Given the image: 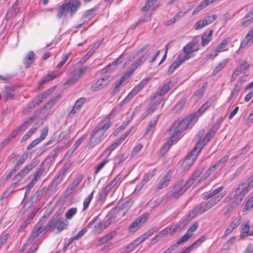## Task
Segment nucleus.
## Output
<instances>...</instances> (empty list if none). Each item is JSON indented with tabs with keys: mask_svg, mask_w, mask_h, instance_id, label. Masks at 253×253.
<instances>
[{
	"mask_svg": "<svg viewBox=\"0 0 253 253\" xmlns=\"http://www.w3.org/2000/svg\"><path fill=\"white\" fill-rule=\"evenodd\" d=\"M186 103V99H183V100H181L180 101L177 102V103L175 105L174 108V111H175V112H177L180 110L184 106Z\"/></svg>",
	"mask_w": 253,
	"mask_h": 253,
	"instance_id": "nucleus-58",
	"label": "nucleus"
},
{
	"mask_svg": "<svg viewBox=\"0 0 253 253\" xmlns=\"http://www.w3.org/2000/svg\"><path fill=\"white\" fill-rule=\"evenodd\" d=\"M192 234H190L187 232L186 234L181 237L179 240L176 242V245L179 246L180 245L186 243L189 240L190 238L192 237Z\"/></svg>",
	"mask_w": 253,
	"mask_h": 253,
	"instance_id": "nucleus-38",
	"label": "nucleus"
},
{
	"mask_svg": "<svg viewBox=\"0 0 253 253\" xmlns=\"http://www.w3.org/2000/svg\"><path fill=\"white\" fill-rule=\"evenodd\" d=\"M35 53L33 51H29L23 59V64L26 68H28L33 64L35 60Z\"/></svg>",
	"mask_w": 253,
	"mask_h": 253,
	"instance_id": "nucleus-18",
	"label": "nucleus"
},
{
	"mask_svg": "<svg viewBox=\"0 0 253 253\" xmlns=\"http://www.w3.org/2000/svg\"><path fill=\"white\" fill-rule=\"evenodd\" d=\"M209 210L206 204L202 203L195 207L192 212L196 215L199 213H203Z\"/></svg>",
	"mask_w": 253,
	"mask_h": 253,
	"instance_id": "nucleus-21",
	"label": "nucleus"
},
{
	"mask_svg": "<svg viewBox=\"0 0 253 253\" xmlns=\"http://www.w3.org/2000/svg\"><path fill=\"white\" fill-rule=\"evenodd\" d=\"M240 202L241 201H238L237 199H236L235 201L231 203L227 209L225 211L224 213V215H227L230 212L233 211L235 209H236Z\"/></svg>",
	"mask_w": 253,
	"mask_h": 253,
	"instance_id": "nucleus-35",
	"label": "nucleus"
},
{
	"mask_svg": "<svg viewBox=\"0 0 253 253\" xmlns=\"http://www.w3.org/2000/svg\"><path fill=\"white\" fill-rule=\"evenodd\" d=\"M187 222H185V221H183V223H182L180 224H177L174 226L172 227V229L171 230L170 235H173L178 230H181L182 228H183L185 225L186 224Z\"/></svg>",
	"mask_w": 253,
	"mask_h": 253,
	"instance_id": "nucleus-48",
	"label": "nucleus"
},
{
	"mask_svg": "<svg viewBox=\"0 0 253 253\" xmlns=\"http://www.w3.org/2000/svg\"><path fill=\"white\" fill-rule=\"evenodd\" d=\"M189 187V186L186 183L183 185V181L181 180L175 186L174 191L171 194V196L177 199L182 195Z\"/></svg>",
	"mask_w": 253,
	"mask_h": 253,
	"instance_id": "nucleus-12",
	"label": "nucleus"
},
{
	"mask_svg": "<svg viewBox=\"0 0 253 253\" xmlns=\"http://www.w3.org/2000/svg\"><path fill=\"white\" fill-rule=\"evenodd\" d=\"M71 53H66L63 57L61 61L59 62V63L56 66V68L57 69L61 68L66 62L67 60L68 59L69 56H70Z\"/></svg>",
	"mask_w": 253,
	"mask_h": 253,
	"instance_id": "nucleus-57",
	"label": "nucleus"
},
{
	"mask_svg": "<svg viewBox=\"0 0 253 253\" xmlns=\"http://www.w3.org/2000/svg\"><path fill=\"white\" fill-rule=\"evenodd\" d=\"M38 164V162L34 161L21 169L13 178L12 182L11 184V187H12L13 188H15L23 178L29 173L35 167H36Z\"/></svg>",
	"mask_w": 253,
	"mask_h": 253,
	"instance_id": "nucleus-7",
	"label": "nucleus"
},
{
	"mask_svg": "<svg viewBox=\"0 0 253 253\" xmlns=\"http://www.w3.org/2000/svg\"><path fill=\"white\" fill-rule=\"evenodd\" d=\"M173 141H171V137L170 138V140H169L167 144H166L165 145H164L163 146V147L162 148L161 151H160V153L162 154V155H164L169 150V149L170 148V146L173 144H172V142Z\"/></svg>",
	"mask_w": 253,
	"mask_h": 253,
	"instance_id": "nucleus-47",
	"label": "nucleus"
},
{
	"mask_svg": "<svg viewBox=\"0 0 253 253\" xmlns=\"http://www.w3.org/2000/svg\"><path fill=\"white\" fill-rule=\"evenodd\" d=\"M81 5V1L79 0H71L68 2L64 3L59 8V11L57 16L61 18L67 15L69 11L71 15H74Z\"/></svg>",
	"mask_w": 253,
	"mask_h": 253,
	"instance_id": "nucleus-5",
	"label": "nucleus"
},
{
	"mask_svg": "<svg viewBox=\"0 0 253 253\" xmlns=\"http://www.w3.org/2000/svg\"><path fill=\"white\" fill-rule=\"evenodd\" d=\"M105 84L99 79L91 86V90L93 91H96L104 87Z\"/></svg>",
	"mask_w": 253,
	"mask_h": 253,
	"instance_id": "nucleus-37",
	"label": "nucleus"
},
{
	"mask_svg": "<svg viewBox=\"0 0 253 253\" xmlns=\"http://www.w3.org/2000/svg\"><path fill=\"white\" fill-rule=\"evenodd\" d=\"M160 117V115H156L153 117L152 120L151 121V122L149 123V125H148L146 130L145 132V135H146L148 133H149L150 131L154 130V127L156 125Z\"/></svg>",
	"mask_w": 253,
	"mask_h": 253,
	"instance_id": "nucleus-23",
	"label": "nucleus"
},
{
	"mask_svg": "<svg viewBox=\"0 0 253 253\" xmlns=\"http://www.w3.org/2000/svg\"><path fill=\"white\" fill-rule=\"evenodd\" d=\"M229 158V155H227L222 157L219 160L216 162L214 165L217 168V167L221 166L222 164L224 163L225 162L227 161Z\"/></svg>",
	"mask_w": 253,
	"mask_h": 253,
	"instance_id": "nucleus-61",
	"label": "nucleus"
},
{
	"mask_svg": "<svg viewBox=\"0 0 253 253\" xmlns=\"http://www.w3.org/2000/svg\"><path fill=\"white\" fill-rule=\"evenodd\" d=\"M198 42V40H197L196 38H194L190 42L188 43L186 46H184L183 50L185 54L181 55L186 56L188 57L189 59L190 57L189 54L198 50V47L197 46Z\"/></svg>",
	"mask_w": 253,
	"mask_h": 253,
	"instance_id": "nucleus-11",
	"label": "nucleus"
},
{
	"mask_svg": "<svg viewBox=\"0 0 253 253\" xmlns=\"http://www.w3.org/2000/svg\"><path fill=\"white\" fill-rule=\"evenodd\" d=\"M207 6V3L204 1H202L199 5H198L196 8L194 10L193 14H195L198 12L199 11L206 7Z\"/></svg>",
	"mask_w": 253,
	"mask_h": 253,
	"instance_id": "nucleus-60",
	"label": "nucleus"
},
{
	"mask_svg": "<svg viewBox=\"0 0 253 253\" xmlns=\"http://www.w3.org/2000/svg\"><path fill=\"white\" fill-rule=\"evenodd\" d=\"M253 37V28L251 29L247 33L244 40L241 42L240 48H244L248 43L251 41Z\"/></svg>",
	"mask_w": 253,
	"mask_h": 253,
	"instance_id": "nucleus-26",
	"label": "nucleus"
},
{
	"mask_svg": "<svg viewBox=\"0 0 253 253\" xmlns=\"http://www.w3.org/2000/svg\"><path fill=\"white\" fill-rule=\"evenodd\" d=\"M18 132V130H14L12 131L7 137H6L4 140L1 142L0 145V148L1 149L3 148L6 145H7L12 139L14 138L16 135H17Z\"/></svg>",
	"mask_w": 253,
	"mask_h": 253,
	"instance_id": "nucleus-20",
	"label": "nucleus"
},
{
	"mask_svg": "<svg viewBox=\"0 0 253 253\" xmlns=\"http://www.w3.org/2000/svg\"><path fill=\"white\" fill-rule=\"evenodd\" d=\"M119 142L116 141L115 143L111 145L107 149H106L102 154L103 156L108 157L111 152L119 145Z\"/></svg>",
	"mask_w": 253,
	"mask_h": 253,
	"instance_id": "nucleus-36",
	"label": "nucleus"
},
{
	"mask_svg": "<svg viewBox=\"0 0 253 253\" xmlns=\"http://www.w3.org/2000/svg\"><path fill=\"white\" fill-rule=\"evenodd\" d=\"M77 212V209L76 208H72L68 210L65 213V217L68 219L72 218Z\"/></svg>",
	"mask_w": 253,
	"mask_h": 253,
	"instance_id": "nucleus-50",
	"label": "nucleus"
},
{
	"mask_svg": "<svg viewBox=\"0 0 253 253\" xmlns=\"http://www.w3.org/2000/svg\"><path fill=\"white\" fill-rule=\"evenodd\" d=\"M115 115V111L113 110L106 118L92 129L90 133V141L88 143L89 147H94L104 140L106 136L105 135L106 131L113 125V122L110 120Z\"/></svg>",
	"mask_w": 253,
	"mask_h": 253,
	"instance_id": "nucleus-1",
	"label": "nucleus"
},
{
	"mask_svg": "<svg viewBox=\"0 0 253 253\" xmlns=\"http://www.w3.org/2000/svg\"><path fill=\"white\" fill-rule=\"evenodd\" d=\"M27 159V155L25 154H23L20 157L19 159L17 160L16 163L14 164L12 168L17 171L18 169H20L22 165L25 162Z\"/></svg>",
	"mask_w": 253,
	"mask_h": 253,
	"instance_id": "nucleus-24",
	"label": "nucleus"
},
{
	"mask_svg": "<svg viewBox=\"0 0 253 253\" xmlns=\"http://www.w3.org/2000/svg\"><path fill=\"white\" fill-rule=\"evenodd\" d=\"M238 67L243 73H246L250 67V64H248L246 61L243 60L241 62Z\"/></svg>",
	"mask_w": 253,
	"mask_h": 253,
	"instance_id": "nucleus-54",
	"label": "nucleus"
},
{
	"mask_svg": "<svg viewBox=\"0 0 253 253\" xmlns=\"http://www.w3.org/2000/svg\"><path fill=\"white\" fill-rule=\"evenodd\" d=\"M147 80L145 79L142 81L139 84L134 87L133 89L129 92L133 97L140 91L143 87L147 84Z\"/></svg>",
	"mask_w": 253,
	"mask_h": 253,
	"instance_id": "nucleus-28",
	"label": "nucleus"
},
{
	"mask_svg": "<svg viewBox=\"0 0 253 253\" xmlns=\"http://www.w3.org/2000/svg\"><path fill=\"white\" fill-rule=\"evenodd\" d=\"M206 240V237L205 236H202L198 240L196 241L194 243L192 244L190 246L186 248V249L188 250L189 252L194 250V249L197 248L199 247L201 244L203 242Z\"/></svg>",
	"mask_w": 253,
	"mask_h": 253,
	"instance_id": "nucleus-32",
	"label": "nucleus"
},
{
	"mask_svg": "<svg viewBox=\"0 0 253 253\" xmlns=\"http://www.w3.org/2000/svg\"><path fill=\"white\" fill-rule=\"evenodd\" d=\"M195 119H191V115L186 118H179L169 130V135H171V141H175L181 133L187 129L191 127L192 122L196 121Z\"/></svg>",
	"mask_w": 253,
	"mask_h": 253,
	"instance_id": "nucleus-2",
	"label": "nucleus"
},
{
	"mask_svg": "<svg viewBox=\"0 0 253 253\" xmlns=\"http://www.w3.org/2000/svg\"><path fill=\"white\" fill-rule=\"evenodd\" d=\"M227 63V60H224L222 61L220 63H219L217 66L213 69V70L212 72V75L215 76L216 75L218 72H219L223 68H224V67L226 66V65Z\"/></svg>",
	"mask_w": 253,
	"mask_h": 253,
	"instance_id": "nucleus-34",
	"label": "nucleus"
},
{
	"mask_svg": "<svg viewBox=\"0 0 253 253\" xmlns=\"http://www.w3.org/2000/svg\"><path fill=\"white\" fill-rule=\"evenodd\" d=\"M202 172L203 169L198 170L195 171V172L191 176V178L186 183L187 185L190 187L193 182L198 178Z\"/></svg>",
	"mask_w": 253,
	"mask_h": 253,
	"instance_id": "nucleus-39",
	"label": "nucleus"
},
{
	"mask_svg": "<svg viewBox=\"0 0 253 253\" xmlns=\"http://www.w3.org/2000/svg\"><path fill=\"white\" fill-rule=\"evenodd\" d=\"M44 190V188L38 190L33 195L31 198V200L34 202H37L39 200V197L43 193Z\"/></svg>",
	"mask_w": 253,
	"mask_h": 253,
	"instance_id": "nucleus-49",
	"label": "nucleus"
},
{
	"mask_svg": "<svg viewBox=\"0 0 253 253\" xmlns=\"http://www.w3.org/2000/svg\"><path fill=\"white\" fill-rule=\"evenodd\" d=\"M148 45V44L145 45L137 51H136L134 54L131 55L130 59H134L135 58L137 57L140 53H142L147 48Z\"/></svg>",
	"mask_w": 253,
	"mask_h": 253,
	"instance_id": "nucleus-59",
	"label": "nucleus"
},
{
	"mask_svg": "<svg viewBox=\"0 0 253 253\" xmlns=\"http://www.w3.org/2000/svg\"><path fill=\"white\" fill-rule=\"evenodd\" d=\"M172 225L169 226L165 228L163 230L161 231L158 234V236L162 238L164 236L170 233L171 232V230L172 229Z\"/></svg>",
	"mask_w": 253,
	"mask_h": 253,
	"instance_id": "nucleus-53",
	"label": "nucleus"
},
{
	"mask_svg": "<svg viewBox=\"0 0 253 253\" xmlns=\"http://www.w3.org/2000/svg\"><path fill=\"white\" fill-rule=\"evenodd\" d=\"M213 102L214 97L211 96L210 97L196 112L191 114V118L197 120L200 115L205 112L213 104Z\"/></svg>",
	"mask_w": 253,
	"mask_h": 253,
	"instance_id": "nucleus-10",
	"label": "nucleus"
},
{
	"mask_svg": "<svg viewBox=\"0 0 253 253\" xmlns=\"http://www.w3.org/2000/svg\"><path fill=\"white\" fill-rule=\"evenodd\" d=\"M120 175H118L105 188V193L107 195L110 190L118 183L121 179Z\"/></svg>",
	"mask_w": 253,
	"mask_h": 253,
	"instance_id": "nucleus-25",
	"label": "nucleus"
},
{
	"mask_svg": "<svg viewBox=\"0 0 253 253\" xmlns=\"http://www.w3.org/2000/svg\"><path fill=\"white\" fill-rule=\"evenodd\" d=\"M39 127V125L35 124L21 138V141L23 142L28 139L34 133L35 130Z\"/></svg>",
	"mask_w": 253,
	"mask_h": 253,
	"instance_id": "nucleus-33",
	"label": "nucleus"
},
{
	"mask_svg": "<svg viewBox=\"0 0 253 253\" xmlns=\"http://www.w3.org/2000/svg\"><path fill=\"white\" fill-rule=\"evenodd\" d=\"M48 130V127L47 126H45L43 128L41 135L39 138H37L33 142H35V145H37L39 143H40L41 141L43 140L47 136Z\"/></svg>",
	"mask_w": 253,
	"mask_h": 253,
	"instance_id": "nucleus-31",
	"label": "nucleus"
},
{
	"mask_svg": "<svg viewBox=\"0 0 253 253\" xmlns=\"http://www.w3.org/2000/svg\"><path fill=\"white\" fill-rule=\"evenodd\" d=\"M45 216L42 217L39 221L38 223L35 226V230H34L32 233L31 236L29 237L28 242H32L35 240V239L39 236L43 231L47 232L49 230L46 229V225L42 227V224L45 221Z\"/></svg>",
	"mask_w": 253,
	"mask_h": 253,
	"instance_id": "nucleus-9",
	"label": "nucleus"
},
{
	"mask_svg": "<svg viewBox=\"0 0 253 253\" xmlns=\"http://www.w3.org/2000/svg\"><path fill=\"white\" fill-rule=\"evenodd\" d=\"M93 191L89 194L87 198H86L83 203V211H85L89 206V205L93 198Z\"/></svg>",
	"mask_w": 253,
	"mask_h": 253,
	"instance_id": "nucleus-45",
	"label": "nucleus"
},
{
	"mask_svg": "<svg viewBox=\"0 0 253 253\" xmlns=\"http://www.w3.org/2000/svg\"><path fill=\"white\" fill-rule=\"evenodd\" d=\"M250 229L249 222H247L244 226H242V228L240 232V236L241 238L247 237L249 234Z\"/></svg>",
	"mask_w": 253,
	"mask_h": 253,
	"instance_id": "nucleus-40",
	"label": "nucleus"
},
{
	"mask_svg": "<svg viewBox=\"0 0 253 253\" xmlns=\"http://www.w3.org/2000/svg\"><path fill=\"white\" fill-rule=\"evenodd\" d=\"M229 38H226L224 39L220 44L218 45L217 47L216 48L220 52L222 50H227V49H225V48L227 44L230 42Z\"/></svg>",
	"mask_w": 253,
	"mask_h": 253,
	"instance_id": "nucleus-42",
	"label": "nucleus"
},
{
	"mask_svg": "<svg viewBox=\"0 0 253 253\" xmlns=\"http://www.w3.org/2000/svg\"><path fill=\"white\" fill-rule=\"evenodd\" d=\"M253 207V196H252L246 202L243 209V212H246Z\"/></svg>",
	"mask_w": 253,
	"mask_h": 253,
	"instance_id": "nucleus-52",
	"label": "nucleus"
},
{
	"mask_svg": "<svg viewBox=\"0 0 253 253\" xmlns=\"http://www.w3.org/2000/svg\"><path fill=\"white\" fill-rule=\"evenodd\" d=\"M14 192V188H13L12 187H11L10 186L9 187H8L6 190H5L4 192L2 193L0 200H2L6 199Z\"/></svg>",
	"mask_w": 253,
	"mask_h": 253,
	"instance_id": "nucleus-46",
	"label": "nucleus"
},
{
	"mask_svg": "<svg viewBox=\"0 0 253 253\" xmlns=\"http://www.w3.org/2000/svg\"><path fill=\"white\" fill-rule=\"evenodd\" d=\"M154 3L155 2L152 0H148L146 4L141 8V10L144 12L147 11Z\"/></svg>",
	"mask_w": 253,
	"mask_h": 253,
	"instance_id": "nucleus-64",
	"label": "nucleus"
},
{
	"mask_svg": "<svg viewBox=\"0 0 253 253\" xmlns=\"http://www.w3.org/2000/svg\"><path fill=\"white\" fill-rule=\"evenodd\" d=\"M104 230L103 228L102 224H101L100 220L95 223V225H94V229L93 230V232L95 234H99L101 233Z\"/></svg>",
	"mask_w": 253,
	"mask_h": 253,
	"instance_id": "nucleus-44",
	"label": "nucleus"
},
{
	"mask_svg": "<svg viewBox=\"0 0 253 253\" xmlns=\"http://www.w3.org/2000/svg\"><path fill=\"white\" fill-rule=\"evenodd\" d=\"M151 54V51L148 50L146 53L142 55L137 61H136L132 65L131 69L128 71L130 73L132 74L135 70H136L138 67L145 62Z\"/></svg>",
	"mask_w": 253,
	"mask_h": 253,
	"instance_id": "nucleus-15",
	"label": "nucleus"
},
{
	"mask_svg": "<svg viewBox=\"0 0 253 253\" xmlns=\"http://www.w3.org/2000/svg\"><path fill=\"white\" fill-rule=\"evenodd\" d=\"M224 194H220L219 195L216 196L211 200H210L208 202L206 203L207 206H208L209 209L210 210L214 206H215L218 202H219L223 197Z\"/></svg>",
	"mask_w": 253,
	"mask_h": 253,
	"instance_id": "nucleus-19",
	"label": "nucleus"
},
{
	"mask_svg": "<svg viewBox=\"0 0 253 253\" xmlns=\"http://www.w3.org/2000/svg\"><path fill=\"white\" fill-rule=\"evenodd\" d=\"M212 30H211L209 33H204L202 37V45L203 46L207 45L211 40V37L212 34Z\"/></svg>",
	"mask_w": 253,
	"mask_h": 253,
	"instance_id": "nucleus-30",
	"label": "nucleus"
},
{
	"mask_svg": "<svg viewBox=\"0 0 253 253\" xmlns=\"http://www.w3.org/2000/svg\"><path fill=\"white\" fill-rule=\"evenodd\" d=\"M171 174L172 172L170 170L164 176L157 186L158 189H162L167 187L169 184Z\"/></svg>",
	"mask_w": 253,
	"mask_h": 253,
	"instance_id": "nucleus-17",
	"label": "nucleus"
},
{
	"mask_svg": "<svg viewBox=\"0 0 253 253\" xmlns=\"http://www.w3.org/2000/svg\"><path fill=\"white\" fill-rule=\"evenodd\" d=\"M253 173L244 182L238 185L237 188L232 191L238 201H242L245 196L252 189L253 187Z\"/></svg>",
	"mask_w": 253,
	"mask_h": 253,
	"instance_id": "nucleus-3",
	"label": "nucleus"
},
{
	"mask_svg": "<svg viewBox=\"0 0 253 253\" xmlns=\"http://www.w3.org/2000/svg\"><path fill=\"white\" fill-rule=\"evenodd\" d=\"M95 49L93 48H91L90 50L83 56L79 61L81 64H84L86 61H87L95 52Z\"/></svg>",
	"mask_w": 253,
	"mask_h": 253,
	"instance_id": "nucleus-43",
	"label": "nucleus"
},
{
	"mask_svg": "<svg viewBox=\"0 0 253 253\" xmlns=\"http://www.w3.org/2000/svg\"><path fill=\"white\" fill-rule=\"evenodd\" d=\"M83 178V175L81 173L77 175L75 180L72 182L70 186H69L66 190L65 195L66 197L70 196L74 191L75 190L76 188L79 186L82 182Z\"/></svg>",
	"mask_w": 253,
	"mask_h": 253,
	"instance_id": "nucleus-13",
	"label": "nucleus"
},
{
	"mask_svg": "<svg viewBox=\"0 0 253 253\" xmlns=\"http://www.w3.org/2000/svg\"><path fill=\"white\" fill-rule=\"evenodd\" d=\"M86 101V98L85 97H81L78 99L75 102L74 106L79 110H80L81 106Z\"/></svg>",
	"mask_w": 253,
	"mask_h": 253,
	"instance_id": "nucleus-55",
	"label": "nucleus"
},
{
	"mask_svg": "<svg viewBox=\"0 0 253 253\" xmlns=\"http://www.w3.org/2000/svg\"><path fill=\"white\" fill-rule=\"evenodd\" d=\"M213 136V134L208 131L205 135L203 141L201 142L199 141L192 149L189 154L186 156L184 163L188 164L189 163L188 161H191V165L192 163L195 160L203 147L206 145V144L211 139Z\"/></svg>",
	"mask_w": 253,
	"mask_h": 253,
	"instance_id": "nucleus-4",
	"label": "nucleus"
},
{
	"mask_svg": "<svg viewBox=\"0 0 253 253\" xmlns=\"http://www.w3.org/2000/svg\"><path fill=\"white\" fill-rule=\"evenodd\" d=\"M68 168H65L62 170V171L60 172L57 176L55 177L50 184V186L53 188L55 189L56 187L61 183L62 179L65 176L67 171Z\"/></svg>",
	"mask_w": 253,
	"mask_h": 253,
	"instance_id": "nucleus-16",
	"label": "nucleus"
},
{
	"mask_svg": "<svg viewBox=\"0 0 253 253\" xmlns=\"http://www.w3.org/2000/svg\"><path fill=\"white\" fill-rule=\"evenodd\" d=\"M35 120V117H30L25 121L19 127V131H23L28 126L29 124Z\"/></svg>",
	"mask_w": 253,
	"mask_h": 253,
	"instance_id": "nucleus-51",
	"label": "nucleus"
},
{
	"mask_svg": "<svg viewBox=\"0 0 253 253\" xmlns=\"http://www.w3.org/2000/svg\"><path fill=\"white\" fill-rule=\"evenodd\" d=\"M69 222L63 218L60 214H55L46 224V229L50 230L51 228L57 229L56 233L58 234L62 231L67 228Z\"/></svg>",
	"mask_w": 253,
	"mask_h": 253,
	"instance_id": "nucleus-6",
	"label": "nucleus"
},
{
	"mask_svg": "<svg viewBox=\"0 0 253 253\" xmlns=\"http://www.w3.org/2000/svg\"><path fill=\"white\" fill-rule=\"evenodd\" d=\"M171 84V81H169L166 84H165L161 88H160L158 91L159 95L162 96L167 93V92L169 90Z\"/></svg>",
	"mask_w": 253,
	"mask_h": 253,
	"instance_id": "nucleus-41",
	"label": "nucleus"
},
{
	"mask_svg": "<svg viewBox=\"0 0 253 253\" xmlns=\"http://www.w3.org/2000/svg\"><path fill=\"white\" fill-rule=\"evenodd\" d=\"M241 218L240 217H237L231 223L229 226L232 228L233 230L238 227L240 224Z\"/></svg>",
	"mask_w": 253,
	"mask_h": 253,
	"instance_id": "nucleus-63",
	"label": "nucleus"
},
{
	"mask_svg": "<svg viewBox=\"0 0 253 253\" xmlns=\"http://www.w3.org/2000/svg\"><path fill=\"white\" fill-rule=\"evenodd\" d=\"M149 216V213L145 212L138 217L129 226L128 230L130 232H134L146 222Z\"/></svg>",
	"mask_w": 253,
	"mask_h": 253,
	"instance_id": "nucleus-8",
	"label": "nucleus"
},
{
	"mask_svg": "<svg viewBox=\"0 0 253 253\" xmlns=\"http://www.w3.org/2000/svg\"><path fill=\"white\" fill-rule=\"evenodd\" d=\"M162 101L163 100L161 99L157 100L153 103L151 106L147 109L146 112V114L144 116V118L146 117L149 115L155 112L156 110L157 107L162 103Z\"/></svg>",
	"mask_w": 253,
	"mask_h": 253,
	"instance_id": "nucleus-22",
	"label": "nucleus"
},
{
	"mask_svg": "<svg viewBox=\"0 0 253 253\" xmlns=\"http://www.w3.org/2000/svg\"><path fill=\"white\" fill-rule=\"evenodd\" d=\"M155 173L153 171L148 172L145 175L143 178L141 180L142 184H145L148 181H149L154 175Z\"/></svg>",
	"mask_w": 253,
	"mask_h": 253,
	"instance_id": "nucleus-56",
	"label": "nucleus"
},
{
	"mask_svg": "<svg viewBox=\"0 0 253 253\" xmlns=\"http://www.w3.org/2000/svg\"><path fill=\"white\" fill-rule=\"evenodd\" d=\"M117 234V232L116 231H112L104 236L101 238L99 241H98V244L101 245L103 244H104L106 243L107 241L111 240L112 238H113L114 237H115Z\"/></svg>",
	"mask_w": 253,
	"mask_h": 253,
	"instance_id": "nucleus-29",
	"label": "nucleus"
},
{
	"mask_svg": "<svg viewBox=\"0 0 253 253\" xmlns=\"http://www.w3.org/2000/svg\"><path fill=\"white\" fill-rule=\"evenodd\" d=\"M56 77V75L53 72H51L44 75L42 79L40 85H42L45 83L50 82Z\"/></svg>",
	"mask_w": 253,
	"mask_h": 253,
	"instance_id": "nucleus-27",
	"label": "nucleus"
},
{
	"mask_svg": "<svg viewBox=\"0 0 253 253\" xmlns=\"http://www.w3.org/2000/svg\"><path fill=\"white\" fill-rule=\"evenodd\" d=\"M217 18L216 15H212L211 16H207L205 18V19L204 20V21L205 22L206 25H208L211 23H212L214 20L216 19Z\"/></svg>",
	"mask_w": 253,
	"mask_h": 253,
	"instance_id": "nucleus-62",
	"label": "nucleus"
},
{
	"mask_svg": "<svg viewBox=\"0 0 253 253\" xmlns=\"http://www.w3.org/2000/svg\"><path fill=\"white\" fill-rule=\"evenodd\" d=\"M188 59V57L186 56H181V55L178 56L175 61L169 67L168 70V74L169 75L172 74L176 68H177L180 65L182 64L184 61L187 60Z\"/></svg>",
	"mask_w": 253,
	"mask_h": 253,
	"instance_id": "nucleus-14",
	"label": "nucleus"
}]
</instances>
